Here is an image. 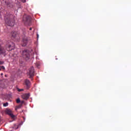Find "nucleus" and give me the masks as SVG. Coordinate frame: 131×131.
Segmentation results:
<instances>
[{
  "mask_svg": "<svg viewBox=\"0 0 131 131\" xmlns=\"http://www.w3.org/2000/svg\"><path fill=\"white\" fill-rule=\"evenodd\" d=\"M15 44L14 43L10 41L8 42V44L6 46V49L3 46L0 45V55L4 54L6 52V50L8 51H11L15 49Z\"/></svg>",
  "mask_w": 131,
  "mask_h": 131,
  "instance_id": "nucleus-1",
  "label": "nucleus"
},
{
  "mask_svg": "<svg viewBox=\"0 0 131 131\" xmlns=\"http://www.w3.org/2000/svg\"><path fill=\"white\" fill-rule=\"evenodd\" d=\"M5 24L9 27H13L15 25L14 16L11 14H8L5 17Z\"/></svg>",
  "mask_w": 131,
  "mask_h": 131,
  "instance_id": "nucleus-2",
  "label": "nucleus"
},
{
  "mask_svg": "<svg viewBox=\"0 0 131 131\" xmlns=\"http://www.w3.org/2000/svg\"><path fill=\"white\" fill-rule=\"evenodd\" d=\"M22 57L26 60H28L30 58V53L29 51L25 50L22 52Z\"/></svg>",
  "mask_w": 131,
  "mask_h": 131,
  "instance_id": "nucleus-3",
  "label": "nucleus"
},
{
  "mask_svg": "<svg viewBox=\"0 0 131 131\" xmlns=\"http://www.w3.org/2000/svg\"><path fill=\"white\" fill-rule=\"evenodd\" d=\"M28 75H29V78L32 79L35 74L34 68L33 67L29 68L28 71L27 72Z\"/></svg>",
  "mask_w": 131,
  "mask_h": 131,
  "instance_id": "nucleus-4",
  "label": "nucleus"
},
{
  "mask_svg": "<svg viewBox=\"0 0 131 131\" xmlns=\"http://www.w3.org/2000/svg\"><path fill=\"white\" fill-rule=\"evenodd\" d=\"M23 21L25 25H29L31 23V17L29 15H27V16L25 15L23 17Z\"/></svg>",
  "mask_w": 131,
  "mask_h": 131,
  "instance_id": "nucleus-5",
  "label": "nucleus"
},
{
  "mask_svg": "<svg viewBox=\"0 0 131 131\" xmlns=\"http://www.w3.org/2000/svg\"><path fill=\"white\" fill-rule=\"evenodd\" d=\"M24 84L26 89H29L31 85V82L28 79H26L24 81Z\"/></svg>",
  "mask_w": 131,
  "mask_h": 131,
  "instance_id": "nucleus-6",
  "label": "nucleus"
},
{
  "mask_svg": "<svg viewBox=\"0 0 131 131\" xmlns=\"http://www.w3.org/2000/svg\"><path fill=\"white\" fill-rule=\"evenodd\" d=\"M30 96L29 93H25L21 95V98L24 100H27Z\"/></svg>",
  "mask_w": 131,
  "mask_h": 131,
  "instance_id": "nucleus-7",
  "label": "nucleus"
},
{
  "mask_svg": "<svg viewBox=\"0 0 131 131\" xmlns=\"http://www.w3.org/2000/svg\"><path fill=\"white\" fill-rule=\"evenodd\" d=\"M5 112L6 114H8L12 118H14L15 116L13 115L12 112L10 110L7 109Z\"/></svg>",
  "mask_w": 131,
  "mask_h": 131,
  "instance_id": "nucleus-8",
  "label": "nucleus"
},
{
  "mask_svg": "<svg viewBox=\"0 0 131 131\" xmlns=\"http://www.w3.org/2000/svg\"><path fill=\"white\" fill-rule=\"evenodd\" d=\"M28 37H24V38L23 39V47H25L28 42Z\"/></svg>",
  "mask_w": 131,
  "mask_h": 131,
  "instance_id": "nucleus-9",
  "label": "nucleus"
},
{
  "mask_svg": "<svg viewBox=\"0 0 131 131\" xmlns=\"http://www.w3.org/2000/svg\"><path fill=\"white\" fill-rule=\"evenodd\" d=\"M11 36L13 38H16V37L19 36V33L16 31H13L11 33Z\"/></svg>",
  "mask_w": 131,
  "mask_h": 131,
  "instance_id": "nucleus-10",
  "label": "nucleus"
},
{
  "mask_svg": "<svg viewBox=\"0 0 131 131\" xmlns=\"http://www.w3.org/2000/svg\"><path fill=\"white\" fill-rule=\"evenodd\" d=\"M22 106V104H20L18 105V106H16L15 110L17 111L18 109L20 108Z\"/></svg>",
  "mask_w": 131,
  "mask_h": 131,
  "instance_id": "nucleus-11",
  "label": "nucleus"
},
{
  "mask_svg": "<svg viewBox=\"0 0 131 131\" xmlns=\"http://www.w3.org/2000/svg\"><path fill=\"white\" fill-rule=\"evenodd\" d=\"M5 68L4 66H0V71H1V70H5Z\"/></svg>",
  "mask_w": 131,
  "mask_h": 131,
  "instance_id": "nucleus-12",
  "label": "nucleus"
},
{
  "mask_svg": "<svg viewBox=\"0 0 131 131\" xmlns=\"http://www.w3.org/2000/svg\"><path fill=\"white\" fill-rule=\"evenodd\" d=\"M20 102V98H17V99H16V103H19Z\"/></svg>",
  "mask_w": 131,
  "mask_h": 131,
  "instance_id": "nucleus-13",
  "label": "nucleus"
},
{
  "mask_svg": "<svg viewBox=\"0 0 131 131\" xmlns=\"http://www.w3.org/2000/svg\"><path fill=\"white\" fill-rule=\"evenodd\" d=\"M24 91V90L23 89H19V88H17V91H18L19 92H22Z\"/></svg>",
  "mask_w": 131,
  "mask_h": 131,
  "instance_id": "nucleus-14",
  "label": "nucleus"
},
{
  "mask_svg": "<svg viewBox=\"0 0 131 131\" xmlns=\"http://www.w3.org/2000/svg\"><path fill=\"white\" fill-rule=\"evenodd\" d=\"M8 104H9L8 103L6 102V103H4L3 106L4 107H6L8 105Z\"/></svg>",
  "mask_w": 131,
  "mask_h": 131,
  "instance_id": "nucleus-15",
  "label": "nucleus"
},
{
  "mask_svg": "<svg viewBox=\"0 0 131 131\" xmlns=\"http://www.w3.org/2000/svg\"><path fill=\"white\" fill-rule=\"evenodd\" d=\"M4 62L3 61H0V65L3 64Z\"/></svg>",
  "mask_w": 131,
  "mask_h": 131,
  "instance_id": "nucleus-16",
  "label": "nucleus"
},
{
  "mask_svg": "<svg viewBox=\"0 0 131 131\" xmlns=\"http://www.w3.org/2000/svg\"><path fill=\"white\" fill-rule=\"evenodd\" d=\"M36 66L39 68L40 65L39 64H36Z\"/></svg>",
  "mask_w": 131,
  "mask_h": 131,
  "instance_id": "nucleus-17",
  "label": "nucleus"
},
{
  "mask_svg": "<svg viewBox=\"0 0 131 131\" xmlns=\"http://www.w3.org/2000/svg\"><path fill=\"white\" fill-rule=\"evenodd\" d=\"M21 2L23 3H26V0H21Z\"/></svg>",
  "mask_w": 131,
  "mask_h": 131,
  "instance_id": "nucleus-18",
  "label": "nucleus"
},
{
  "mask_svg": "<svg viewBox=\"0 0 131 131\" xmlns=\"http://www.w3.org/2000/svg\"><path fill=\"white\" fill-rule=\"evenodd\" d=\"M32 28H30L29 30L30 31H32Z\"/></svg>",
  "mask_w": 131,
  "mask_h": 131,
  "instance_id": "nucleus-19",
  "label": "nucleus"
},
{
  "mask_svg": "<svg viewBox=\"0 0 131 131\" xmlns=\"http://www.w3.org/2000/svg\"><path fill=\"white\" fill-rule=\"evenodd\" d=\"M1 18H2V15H1V12H0V19Z\"/></svg>",
  "mask_w": 131,
  "mask_h": 131,
  "instance_id": "nucleus-20",
  "label": "nucleus"
},
{
  "mask_svg": "<svg viewBox=\"0 0 131 131\" xmlns=\"http://www.w3.org/2000/svg\"><path fill=\"white\" fill-rule=\"evenodd\" d=\"M4 75V74L3 73H2L1 74V75Z\"/></svg>",
  "mask_w": 131,
  "mask_h": 131,
  "instance_id": "nucleus-21",
  "label": "nucleus"
},
{
  "mask_svg": "<svg viewBox=\"0 0 131 131\" xmlns=\"http://www.w3.org/2000/svg\"><path fill=\"white\" fill-rule=\"evenodd\" d=\"M24 103V101H21V103Z\"/></svg>",
  "mask_w": 131,
  "mask_h": 131,
  "instance_id": "nucleus-22",
  "label": "nucleus"
},
{
  "mask_svg": "<svg viewBox=\"0 0 131 131\" xmlns=\"http://www.w3.org/2000/svg\"><path fill=\"white\" fill-rule=\"evenodd\" d=\"M38 36H39V35H38V34H37V38H38Z\"/></svg>",
  "mask_w": 131,
  "mask_h": 131,
  "instance_id": "nucleus-23",
  "label": "nucleus"
},
{
  "mask_svg": "<svg viewBox=\"0 0 131 131\" xmlns=\"http://www.w3.org/2000/svg\"><path fill=\"white\" fill-rule=\"evenodd\" d=\"M0 122H1V116H0Z\"/></svg>",
  "mask_w": 131,
  "mask_h": 131,
  "instance_id": "nucleus-24",
  "label": "nucleus"
}]
</instances>
